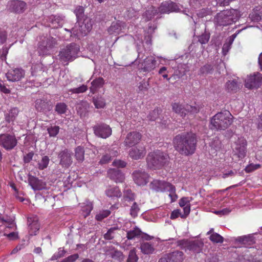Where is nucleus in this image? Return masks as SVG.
I'll return each instance as SVG.
<instances>
[{
  "label": "nucleus",
  "mask_w": 262,
  "mask_h": 262,
  "mask_svg": "<svg viewBox=\"0 0 262 262\" xmlns=\"http://www.w3.org/2000/svg\"><path fill=\"white\" fill-rule=\"evenodd\" d=\"M197 143L195 134L182 133L173 139V144L176 150L183 156H189L194 153Z\"/></svg>",
  "instance_id": "obj_1"
},
{
  "label": "nucleus",
  "mask_w": 262,
  "mask_h": 262,
  "mask_svg": "<svg viewBox=\"0 0 262 262\" xmlns=\"http://www.w3.org/2000/svg\"><path fill=\"white\" fill-rule=\"evenodd\" d=\"M233 118L228 111L217 113L210 120V128L216 131L224 130L232 123Z\"/></svg>",
  "instance_id": "obj_2"
},
{
  "label": "nucleus",
  "mask_w": 262,
  "mask_h": 262,
  "mask_svg": "<svg viewBox=\"0 0 262 262\" xmlns=\"http://www.w3.org/2000/svg\"><path fill=\"white\" fill-rule=\"evenodd\" d=\"M238 11L235 9L222 11L215 17V21L220 26H227L235 23L239 18Z\"/></svg>",
  "instance_id": "obj_3"
},
{
  "label": "nucleus",
  "mask_w": 262,
  "mask_h": 262,
  "mask_svg": "<svg viewBox=\"0 0 262 262\" xmlns=\"http://www.w3.org/2000/svg\"><path fill=\"white\" fill-rule=\"evenodd\" d=\"M15 224L12 218L1 216L0 214V235L6 236L9 239L16 238V234L13 231L15 229Z\"/></svg>",
  "instance_id": "obj_4"
},
{
  "label": "nucleus",
  "mask_w": 262,
  "mask_h": 262,
  "mask_svg": "<svg viewBox=\"0 0 262 262\" xmlns=\"http://www.w3.org/2000/svg\"><path fill=\"white\" fill-rule=\"evenodd\" d=\"M164 154L163 151L157 150L148 154L146 158L148 168L150 170L161 169L163 165Z\"/></svg>",
  "instance_id": "obj_5"
},
{
  "label": "nucleus",
  "mask_w": 262,
  "mask_h": 262,
  "mask_svg": "<svg viewBox=\"0 0 262 262\" xmlns=\"http://www.w3.org/2000/svg\"><path fill=\"white\" fill-rule=\"evenodd\" d=\"M79 51V46L76 43H72L62 49L58 56L61 61H72L77 57Z\"/></svg>",
  "instance_id": "obj_6"
},
{
  "label": "nucleus",
  "mask_w": 262,
  "mask_h": 262,
  "mask_svg": "<svg viewBox=\"0 0 262 262\" xmlns=\"http://www.w3.org/2000/svg\"><path fill=\"white\" fill-rule=\"evenodd\" d=\"M92 28L91 20L89 18H86L82 22H78L72 28L71 32L77 37L84 36L87 35Z\"/></svg>",
  "instance_id": "obj_7"
},
{
  "label": "nucleus",
  "mask_w": 262,
  "mask_h": 262,
  "mask_svg": "<svg viewBox=\"0 0 262 262\" xmlns=\"http://www.w3.org/2000/svg\"><path fill=\"white\" fill-rule=\"evenodd\" d=\"M247 141L244 138H239L232 146L233 156L244 158L246 154Z\"/></svg>",
  "instance_id": "obj_8"
},
{
  "label": "nucleus",
  "mask_w": 262,
  "mask_h": 262,
  "mask_svg": "<svg viewBox=\"0 0 262 262\" xmlns=\"http://www.w3.org/2000/svg\"><path fill=\"white\" fill-rule=\"evenodd\" d=\"M17 140L14 136L9 134L0 135V145L7 150L13 149L17 145Z\"/></svg>",
  "instance_id": "obj_9"
},
{
  "label": "nucleus",
  "mask_w": 262,
  "mask_h": 262,
  "mask_svg": "<svg viewBox=\"0 0 262 262\" xmlns=\"http://www.w3.org/2000/svg\"><path fill=\"white\" fill-rule=\"evenodd\" d=\"M262 83V74L258 73H254L252 75H249L245 80V85L249 89H257L259 88Z\"/></svg>",
  "instance_id": "obj_10"
},
{
  "label": "nucleus",
  "mask_w": 262,
  "mask_h": 262,
  "mask_svg": "<svg viewBox=\"0 0 262 262\" xmlns=\"http://www.w3.org/2000/svg\"><path fill=\"white\" fill-rule=\"evenodd\" d=\"M57 44L55 38L49 37H44L42 41L39 43L38 53L40 55L46 54L48 51Z\"/></svg>",
  "instance_id": "obj_11"
},
{
  "label": "nucleus",
  "mask_w": 262,
  "mask_h": 262,
  "mask_svg": "<svg viewBox=\"0 0 262 262\" xmlns=\"http://www.w3.org/2000/svg\"><path fill=\"white\" fill-rule=\"evenodd\" d=\"M179 245L181 246L182 248L185 250L192 251L193 252H198L203 246V243L198 241H189L187 239H182L178 242Z\"/></svg>",
  "instance_id": "obj_12"
},
{
  "label": "nucleus",
  "mask_w": 262,
  "mask_h": 262,
  "mask_svg": "<svg viewBox=\"0 0 262 262\" xmlns=\"http://www.w3.org/2000/svg\"><path fill=\"white\" fill-rule=\"evenodd\" d=\"M59 164L63 168H68L72 164V153L67 149L61 151L58 155Z\"/></svg>",
  "instance_id": "obj_13"
},
{
  "label": "nucleus",
  "mask_w": 262,
  "mask_h": 262,
  "mask_svg": "<svg viewBox=\"0 0 262 262\" xmlns=\"http://www.w3.org/2000/svg\"><path fill=\"white\" fill-rule=\"evenodd\" d=\"M95 135L99 137L105 139L112 134V129L109 125L100 124L95 125L93 127Z\"/></svg>",
  "instance_id": "obj_14"
},
{
  "label": "nucleus",
  "mask_w": 262,
  "mask_h": 262,
  "mask_svg": "<svg viewBox=\"0 0 262 262\" xmlns=\"http://www.w3.org/2000/svg\"><path fill=\"white\" fill-rule=\"evenodd\" d=\"M6 75L8 81L17 82L20 81L25 77V72L21 68H16L10 70Z\"/></svg>",
  "instance_id": "obj_15"
},
{
  "label": "nucleus",
  "mask_w": 262,
  "mask_h": 262,
  "mask_svg": "<svg viewBox=\"0 0 262 262\" xmlns=\"http://www.w3.org/2000/svg\"><path fill=\"white\" fill-rule=\"evenodd\" d=\"M132 175L135 183L139 186L146 185L149 177L147 172L140 170L135 171Z\"/></svg>",
  "instance_id": "obj_16"
},
{
  "label": "nucleus",
  "mask_w": 262,
  "mask_h": 262,
  "mask_svg": "<svg viewBox=\"0 0 262 262\" xmlns=\"http://www.w3.org/2000/svg\"><path fill=\"white\" fill-rule=\"evenodd\" d=\"M127 238L128 239H135L136 238L141 237L146 241L150 240L153 237L151 236L143 233L141 230L137 227H135L133 229L127 231Z\"/></svg>",
  "instance_id": "obj_17"
},
{
  "label": "nucleus",
  "mask_w": 262,
  "mask_h": 262,
  "mask_svg": "<svg viewBox=\"0 0 262 262\" xmlns=\"http://www.w3.org/2000/svg\"><path fill=\"white\" fill-rule=\"evenodd\" d=\"M7 7L11 12L22 13L26 9V3L21 1L13 0L8 3Z\"/></svg>",
  "instance_id": "obj_18"
},
{
  "label": "nucleus",
  "mask_w": 262,
  "mask_h": 262,
  "mask_svg": "<svg viewBox=\"0 0 262 262\" xmlns=\"http://www.w3.org/2000/svg\"><path fill=\"white\" fill-rule=\"evenodd\" d=\"M104 251L106 256L115 260L121 261L124 259L123 253L112 246L106 247Z\"/></svg>",
  "instance_id": "obj_19"
},
{
  "label": "nucleus",
  "mask_w": 262,
  "mask_h": 262,
  "mask_svg": "<svg viewBox=\"0 0 262 262\" xmlns=\"http://www.w3.org/2000/svg\"><path fill=\"white\" fill-rule=\"evenodd\" d=\"M141 139V134L137 132H133L128 133L124 141L126 146L131 147L137 144Z\"/></svg>",
  "instance_id": "obj_20"
},
{
  "label": "nucleus",
  "mask_w": 262,
  "mask_h": 262,
  "mask_svg": "<svg viewBox=\"0 0 262 262\" xmlns=\"http://www.w3.org/2000/svg\"><path fill=\"white\" fill-rule=\"evenodd\" d=\"M146 151L144 146L139 145L132 148L129 151V157L134 160L143 158L146 155Z\"/></svg>",
  "instance_id": "obj_21"
},
{
  "label": "nucleus",
  "mask_w": 262,
  "mask_h": 262,
  "mask_svg": "<svg viewBox=\"0 0 262 262\" xmlns=\"http://www.w3.org/2000/svg\"><path fill=\"white\" fill-rule=\"evenodd\" d=\"M29 232L31 235H36L39 229L38 219L36 216L28 217Z\"/></svg>",
  "instance_id": "obj_22"
},
{
  "label": "nucleus",
  "mask_w": 262,
  "mask_h": 262,
  "mask_svg": "<svg viewBox=\"0 0 262 262\" xmlns=\"http://www.w3.org/2000/svg\"><path fill=\"white\" fill-rule=\"evenodd\" d=\"M29 183L34 190H40L45 189L46 184L36 177L31 176L29 178Z\"/></svg>",
  "instance_id": "obj_23"
},
{
  "label": "nucleus",
  "mask_w": 262,
  "mask_h": 262,
  "mask_svg": "<svg viewBox=\"0 0 262 262\" xmlns=\"http://www.w3.org/2000/svg\"><path fill=\"white\" fill-rule=\"evenodd\" d=\"M108 177L116 182H122L124 179V174L118 169H111L108 171Z\"/></svg>",
  "instance_id": "obj_24"
},
{
  "label": "nucleus",
  "mask_w": 262,
  "mask_h": 262,
  "mask_svg": "<svg viewBox=\"0 0 262 262\" xmlns=\"http://www.w3.org/2000/svg\"><path fill=\"white\" fill-rule=\"evenodd\" d=\"M155 244L151 242H143L140 244V249L141 252L144 254H152L155 250Z\"/></svg>",
  "instance_id": "obj_25"
},
{
  "label": "nucleus",
  "mask_w": 262,
  "mask_h": 262,
  "mask_svg": "<svg viewBox=\"0 0 262 262\" xmlns=\"http://www.w3.org/2000/svg\"><path fill=\"white\" fill-rule=\"evenodd\" d=\"M156 65V60L152 57H149L144 59L141 63L140 69L143 71H149L154 69Z\"/></svg>",
  "instance_id": "obj_26"
},
{
  "label": "nucleus",
  "mask_w": 262,
  "mask_h": 262,
  "mask_svg": "<svg viewBox=\"0 0 262 262\" xmlns=\"http://www.w3.org/2000/svg\"><path fill=\"white\" fill-rule=\"evenodd\" d=\"M165 192H168V195L170 198V202H175L178 199V195L176 193V188L171 184L165 182Z\"/></svg>",
  "instance_id": "obj_27"
},
{
  "label": "nucleus",
  "mask_w": 262,
  "mask_h": 262,
  "mask_svg": "<svg viewBox=\"0 0 262 262\" xmlns=\"http://www.w3.org/2000/svg\"><path fill=\"white\" fill-rule=\"evenodd\" d=\"M118 153L117 150L114 149H109L100 159L99 163L104 164L109 162L113 158L117 156Z\"/></svg>",
  "instance_id": "obj_28"
},
{
  "label": "nucleus",
  "mask_w": 262,
  "mask_h": 262,
  "mask_svg": "<svg viewBox=\"0 0 262 262\" xmlns=\"http://www.w3.org/2000/svg\"><path fill=\"white\" fill-rule=\"evenodd\" d=\"M184 259L183 252L180 251H176L167 256V262H182Z\"/></svg>",
  "instance_id": "obj_29"
},
{
  "label": "nucleus",
  "mask_w": 262,
  "mask_h": 262,
  "mask_svg": "<svg viewBox=\"0 0 262 262\" xmlns=\"http://www.w3.org/2000/svg\"><path fill=\"white\" fill-rule=\"evenodd\" d=\"M262 7L257 6L253 9V11L249 14V18L253 21H258L261 19Z\"/></svg>",
  "instance_id": "obj_30"
},
{
  "label": "nucleus",
  "mask_w": 262,
  "mask_h": 262,
  "mask_svg": "<svg viewBox=\"0 0 262 262\" xmlns=\"http://www.w3.org/2000/svg\"><path fill=\"white\" fill-rule=\"evenodd\" d=\"M18 110L14 107L10 109L7 113L5 114V119L6 122L8 123H13L16 119L18 114Z\"/></svg>",
  "instance_id": "obj_31"
},
{
  "label": "nucleus",
  "mask_w": 262,
  "mask_h": 262,
  "mask_svg": "<svg viewBox=\"0 0 262 262\" xmlns=\"http://www.w3.org/2000/svg\"><path fill=\"white\" fill-rule=\"evenodd\" d=\"M89 107L90 105L87 101H81L77 104V113L81 117H84L87 115Z\"/></svg>",
  "instance_id": "obj_32"
},
{
  "label": "nucleus",
  "mask_w": 262,
  "mask_h": 262,
  "mask_svg": "<svg viewBox=\"0 0 262 262\" xmlns=\"http://www.w3.org/2000/svg\"><path fill=\"white\" fill-rule=\"evenodd\" d=\"M106 195L111 198H120L122 193L117 187H109L105 190Z\"/></svg>",
  "instance_id": "obj_33"
},
{
  "label": "nucleus",
  "mask_w": 262,
  "mask_h": 262,
  "mask_svg": "<svg viewBox=\"0 0 262 262\" xmlns=\"http://www.w3.org/2000/svg\"><path fill=\"white\" fill-rule=\"evenodd\" d=\"M241 86V83L237 82L235 80L228 81L226 83V90L229 92H236Z\"/></svg>",
  "instance_id": "obj_34"
},
{
  "label": "nucleus",
  "mask_w": 262,
  "mask_h": 262,
  "mask_svg": "<svg viewBox=\"0 0 262 262\" xmlns=\"http://www.w3.org/2000/svg\"><path fill=\"white\" fill-rule=\"evenodd\" d=\"M124 28V23L121 21L114 22L112 24L108 31L110 34H119Z\"/></svg>",
  "instance_id": "obj_35"
},
{
  "label": "nucleus",
  "mask_w": 262,
  "mask_h": 262,
  "mask_svg": "<svg viewBox=\"0 0 262 262\" xmlns=\"http://www.w3.org/2000/svg\"><path fill=\"white\" fill-rule=\"evenodd\" d=\"M235 241L246 245H251L255 243L254 238L251 234L238 237Z\"/></svg>",
  "instance_id": "obj_36"
},
{
  "label": "nucleus",
  "mask_w": 262,
  "mask_h": 262,
  "mask_svg": "<svg viewBox=\"0 0 262 262\" xmlns=\"http://www.w3.org/2000/svg\"><path fill=\"white\" fill-rule=\"evenodd\" d=\"M93 103L97 109L103 108L106 105L105 98L102 96H97L93 98Z\"/></svg>",
  "instance_id": "obj_37"
},
{
  "label": "nucleus",
  "mask_w": 262,
  "mask_h": 262,
  "mask_svg": "<svg viewBox=\"0 0 262 262\" xmlns=\"http://www.w3.org/2000/svg\"><path fill=\"white\" fill-rule=\"evenodd\" d=\"M81 214L84 217H86L90 215L93 209L92 203L90 201H86L85 203L81 204Z\"/></svg>",
  "instance_id": "obj_38"
},
{
  "label": "nucleus",
  "mask_w": 262,
  "mask_h": 262,
  "mask_svg": "<svg viewBox=\"0 0 262 262\" xmlns=\"http://www.w3.org/2000/svg\"><path fill=\"white\" fill-rule=\"evenodd\" d=\"M104 79L101 77H99L94 80L92 82V86L90 88V91L92 94H94L97 90L103 86L104 84Z\"/></svg>",
  "instance_id": "obj_39"
},
{
  "label": "nucleus",
  "mask_w": 262,
  "mask_h": 262,
  "mask_svg": "<svg viewBox=\"0 0 262 262\" xmlns=\"http://www.w3.org/2000/svg\"><path fill=\"white\" fill-rule=\"evenodd\" d=\"M180 10L179 6L174 3L167 2L165 3V13L176 12Z\"/></svg>",
  "instance_id": "obj_40"
},
{
  "label": "nucleus",
  "mask_w": 262,
  "mask_h": 262,
  "mask_svg": "<svg viewBox=\"0 0 262 262\" xmlns=\"http://www.w3.org/2000/svg\"><path fill=\"white\" fill-rule=\"evenodd\" d=\"M173 111L179 114L181 117H185L186 115L185 112V106H183L182 104L178 103H174L172 104Z\"/></svg>",
  "instance_id": "obj_41"
},
{
  "label": "nucleus",
  "mask_w": 262,
  "mask_h": 262,
  "mask_svg": "<svg viewBox=\"0 0 262 262\" xmlns=\"http://www.w3.org/2000/svg\"><path fill=\"white\" fill-rule=\"evenodd\" d=\"M164 186V182L159 180H154L150 184V187L156 191H162Z\"/></svg>",
  "instance_id": "obj_42"
},
{
  "label": "nucleus",
  "mask_w": 262,
  "mask_h": 262,
  "mask_svg": "<svg viewBox=\"0 0 262 262\" xmlns=\"http://www.w3.org/2000/svg\"><path fill=\"white\" fill-rule=\"evenodd\" d=\"M128 205H130L129 214L130 215L134 218L137 216L138 213L140 211V208L139 207L138 204L134 202V201L132 202H128Z\"/></svg>",
  "instance_id": "obj_43"
},
{
  "label": "nucleus",
  "mask_w": 262,
  "mask_h": 262,
  "mask_svg": "<svg viewBox=\"0 0 262 262\" xmlns=\"http://www.w3.org/2000/svg\"><path fill=\"white\" fill-rule=\"evenodd\" d=\"M75 157L78 162H82L84 159V150L83 147L78 146L75 149Z\"/></svg>",
  "instance_id": "obj_44"
},
{
  "label": "nucleus",
  "mask_w": 262,
  "mask_h": 262,
  "mask_svg": "<svg viewBox=\"0 0 262 262\" xmlns=\"http://www.w3.org/2000/svg\"><path fill=\"white\" fill-rule=\"evenodd\" d=\"M124 203L125 206L128 205V202H132L135 200V195L132 192V191L129 189H127L124 192V195L123 197Z\"/></svg>",
  "instance_id": "obj_45"
},
{
  "label": "nucleus",
  "mask_w": 262,
  "mask_h": 262,
  "mask_svg": "<svg viewBox=\"0 0 262 262\" xmlns=\"http://www.w3.org/2000/svg\"><path fill=\"white\" fill-rule=\"evenodd\" d=\"M213 71V67L211 64H206L202 67L200 70V75H207L211 73Z\"/></svg>",
  "instance_id": "obj_46"
},
{
  "label": "nucleus",
  "mask_w": 262,
  "mask_h": 262,
  "mask_svg": "<svg viewBox=\"0 0 262 262\" xmlns=\"http://www.w3.org/2000/svg\"><path fill=\"white\" fill-rule=\"evenodd\" d=\"M49 161L50 159L48 156H43L38 163V168L40 170L46 168L49 165Z\"/></svg>",
  "instance_id": "obj_47"
},
{
  "label": "nucleus",
  "mask_w": 262,
  "mask_h": 262,
  "mask_svg": "<svg viewBox=\"0 0 262 262\" xmlns=\"http://www.w3.org/2000/svg\"><path fill=\"white\" fill-rule=\"evenodd\" d=\"M199 108L196 105H191L186 104L185 105V112L186 115L189 114L190 115H194L198 113Z\"/></svg>",
  "instance_id": "obj_48"
},
{
  "label": "nucleus",
  "mask_w": 262,
  "mask_h": 262,
  "mask_svg": "<svg viewBox=\"0 0 262 262\" xmlns=\"http://www.w3.org/2000/svg\"><path fill=\"white\" fill-rule=\"evenodd\" d=\"M47 105V103L43 100L37 99L35 101V106L38 111H43Z\"/></svg>",
  "instance_id": "obj_49"
},
{
  "label": "nucleus",
  "mask_w": 262,
  "mask_h": 262,
  "mask_svg": "<svg viewBox=\"0 0 262 262\" xmlns=\"http://www.w3.org/2000/svg\"><path fill=\"white\" fill-rule=\"evenodd\" d=\"M138 256L136 254V250L135 248L132 249L128 254V258L127 259V262H137L138 260Z\"/></svg>",
  "instance_id": "obj_50"
},
{
  "label": "nucleus",
  "mask_w": 262,
  "mask_h": 262,
  "mask_svg": "<svg viewBox=\"0 0 262 262\" xmlns=\"http://www.w3.org/2000/svg\"><path fill=\"white\" fill-rule=\"evenodd\" d=\"M156 14V11L154 10V8H151L147 10L143 14V18L145 21L151 20Z\"/></svg>",
  "instance_id": "obj_51"
},
{
  "label": "nucleus",
  "mask_w": 262,
  "mask_h": 262,
  "mask_svg": "<svg viewBox=\"0 0 262 262\" xmlns=\"http://www.w3.org/2000/svg\"><path fill=\"white\" fill-rule=\"evenodd\" d=\"M211 149L217 151L221 148V142L217 138L213 139L210 143Z\"/></svg>",
  "instance_id": "obj_52"
},
{
  "label": "nucleus",
  "mask_w": 262,
  "mask_h": 262,
  "mask_svg": "<svg viewBox=\"0 0 262 262\" xmlns=\"http://www.w3.org/2000/svg\"><path fill=\"white\" fill-rule=\"evenodd\" d=\"M67 109V106L64 103H58L55 106V111L59 114H64Z\"/></svg>",
  "instance_id": "obj_53"
},
{
  "label": "nucleus",
  "mask_w": 262,
  "mask_h": 262,
  "mask_svg": "<svg viewBox=\"0 0 262 262\" xmlns=\"http://www.w3.org/2000/svg\"><path fill=\"white\" fill-rule=\"evenodd\" d=\"M110 214L111 211L108 210H102L96 215L95 218L97 221H100L107 217Z\"/></svg>",
  "instance_id": "obj_54"
},
{
  "label": "nucleus",
  "mask_w": 262,
  "mask_h": 262,
  "mask_svg": "<svg viewBox=\"0 0 262 262\" xmlns=\"http://www.w3.org/2000/svg\"><path fill=\"white\" fill-rule=\"evenodd\" d=\"M198 41L202 45L207 43L210 38L209 33L205 32L201 35L198 36Z\"/></svg>",
  "instance_id": "obj_55"
},
{
  "label": "nucleus",
  "mask_w": 262,
  "mask_h": 262,
  "mask_svg": "<svg viewBox=\"0 0 262 262\" xmlns=\"http://www.w3.org/2000/svg\"><path fill=\"white\" fill-rule=\"evenodd\" d=\"M210 239L213 243H222L223 237L217 233H213L210 236Z\"/></svg>",
  "instance_id": "obj_56"
},
{
  "label": "nucleus",
  "mask_w": 262,
  "mask_h": 262,
  "mask_svg": "<svg viewBox=\"0 0 262 262\" xmlns=\"http://www.w3.org/2000/svg\"><path fill=\"white\" fill-rule=\"evenodd\" d=\"M65 253L66 251L63 248H60L58 249V251L54 253L51 257L50 260L52 261L57 260L58 259L64 256Z\"/></svg>",
  "instance_id": "obj_57"
},
{
  "label": "nucleus",
  "mask_w": 262,
  "mask_h": 262,
  "mask_svg": "<svg viewBox=\"0 0 262 262\" xmlns=\"http://www.w3.org/2000/svg\"><path fill=\"white\" fill-rule=\"evenodd\" d=\"M118 229V228L116 227L111 228L104 235V238L107 240L112 239L114 237L115 231Z\"/></svg>",
  "instance_id": "obj_58"
},
{
  "label": "nucleus",
  "mask_w": 262,
  "mask_h": 262,
  "mask_svg": "<svg viewBox=\"0 0 262 262\" xmlns=\"http://www.w3.org/2000/svg\"><path fill=\"white\" fill-rule=\"evenodd\" d=\"M47 130L50 137H54L58 134L59 127L58 126H51L48 128Z\"/></svg>",
  "instance_id": "obj_59"
},
{
  "label": "nucleus",
  "mask_w": 262,
  "mask_h": 262,
  "mask_svg": "<svg viewBox=\"0 0 262 262\" xmlns=\"http://www.w3.org/2000/svg\"><path fill=\"white\" fill-rule=\"evenodd\" d=\"M87 90V86L86 85L83 84L78 88L71 89L69 90V91L73 93L79 94L85 92Z\"/></svg>",
  "instance_id": "obj_60"
},
{
  "label": "nucleus",
  "mask_w": 262,
  "mask_h": 262,
  "mask_svg": "<svg viewBox=\"0 0 262 262\" xmlns=\"http://www.w3.org/2000/svg\"><path fill=\"white\" fill-rule=\"evenodd\" d=\"M158 116L159 110H154L149 113L147 116V118L150 121H154L158 117Z\"/></svg>",
  "instance_id": "obj_61"
},
{
  "label": "nucleus",
  "mask_w": 262,
  "mask_h": 262,
  "mask_svg": "<svg viewBox=\"0 0 262 262\" xmlns=\"http://www.w3.org/2000/svg\"><path fill=\"white\" fill-rule=\"evenodd\" d=\"M192 200V198L188 197H183L181 198L179 201V205L180 207H183L187 206V205H190V202Z\"/></svg>",
  "instance_id": "obj_62"
},
{
  "label": "nucleus",
  "mask_w": 262,
  "mask_h": 262,
  "mask_svg": "<svg viewBox=\"0 0 262 262\" xmlns=\"http://www.w3.org/2000/svg\"><path fill=\"white\" fill-rule=\"evenodd\" d=\"M232 44V42H230L229 40L226 39V42L223 45L222 48V51L224 55H226L227 53L229 51V50L231 48V46Z\"/></svg>",
  "instance_id": "obj_63"
},
{
  "label": "nucleus",
  "mask_w": 262,
  "mask_h": 262,
  "mask_svg": "<svg viewBox=\"0 0 262 262\" xmlns=\"http://www.w3.org/2000/svg\"><path fill=\"white\" fill-rule=\"evenodd\" d=\"M78 258L77 254H73L63 259L61 262H74Z\"/></svg>",
  "instance_id": "obj_64"
}]
</instances>
